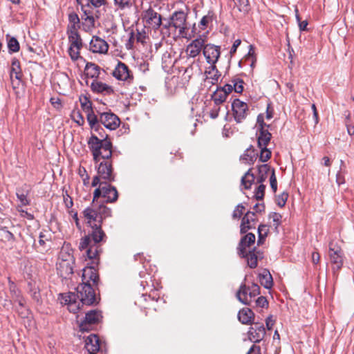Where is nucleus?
<instances>
[{"instance_id":"6e6d98bb","label":"nucleus","mask_w":354,"mask_h":354,"mask_svg":"<svg viewBox=\"0 0 354 354\" xmlns=\"http://www.w3.org/2000/svg\"><path fill=\"white\" fill-rule=\"evenodd\" d=\"M17 196L22 205H27L29 204V201L27 198V194L24 192H20L19 191H17Z\"/></svg>"},{"instance_id":"dca6fc26","label":"nucleus","mask_w":354,"mask_h":354,"mask_svg":"<svg viewBox=\"0 0 354 354\" xmlns=\"http://www.w3.org/2000/svg\"><path fill=\"white\" fill-rule=\"evenodd\" d=\"M10 76L12 81V88L15 89L19 86L22 77L20 62L17 58H13L12 59Z\"/></svg>"},{"instance_id":"a18cd8bd","label":"nucleus","mask_w":354,"mask_h":354,"mask_svg":"<svg viewBox=\"0 0 354 354\" xmlns=\"http://www.w3.org/2000/svg\"><path fill=\"white\" fill-rule=\"evenodd\" d=\"M80 101L82 108L86 113H87L93 109H92V103L91 102V101L88 100V98L86 96L80 97Z\"/></svg>"},{"instance_id":"5701e85b","label":"nucleus","mask_w":354,"mask_h":354,"mask_svg":"<svg viewBox=\"0 0 354 354\" xmlns=\"http://www.w3.org/2000/svg\"><path fill=\"white\" fill-rule=\"evenodd\" d=\"M255 242V235L253 233H248L244 236H243L239 242L238 246V254L239 256L245 255V250H246L247 247H250L252 244H254Z\"/></svg>"},{"instance_id":"473e14b6","label":"nucleus","mask_w":354,"mask_h":354,"mask_svg":"<svg viewBox=\"0 0 354 354\" xmlns=\"http://www.w3.org/2000/svg\"><path fill=\"white\" fill-rule=\"evenodd\" d=\"M272 135L268 131V129L265 130H259V134H258V147H267L268 143L270 141Z\"/></svg>"},{"instance_id":"774afa93","label":"nucleus","mask_w":354,"mask_h":354,"mask_svg":"<svg viewBox=\"0 0 354 354\" xmlns=\"http://www.w3.org/2000/svg\"><path fill=\"white\" fill-rule=\"evenodd\" d=\"M15 302L17 303L20 306H24L25 305V299L21 295V292H18L17 297L13 299Z\"/></svg>"},{"instance_id":"09e8293b","label":"nucleus","mask_w":354,"mask_h":354,"mask_svg":"<svg viewBox=\"0 0 354 354\" xmlns=\"http://www.w3.org/2000/svg\"><path fill=\"white\" fill-rule=\"evenodd\" d=\"M266 189V185L260 183V185L257 187L254 191V198L257 201L263 200L264 197V193Z\"/></svg>"},{"instance_id":"f3484780","label":"nucleus","mask_w":354,"mask_h":354,"mask_svg":"<svg viewBox=\"0 0 354 354\" xmlns=\"http://www.w3.org/2000/svg\"><path fill=\"white\" fill-rule=\"evenodd\" d=\"M248 335L250 341L254 343H258L264 338L266 335V329L263 324L259 323H254V326L249 328Z\"/></svg>"},{"instance_id":"3c124183","label":"nucleus","mask_w":354,"mask_h":354,"mask_svg":"<svg viewBox=\"0 0 354 354\" xmlns=\"http://www.w3.org/2000/svg\"><path fill=\"white\" fill-rule=\"evenodd\" d=\"M245 207L242 204H239L232 213V218L234 219H239L243 215Z\"/></svg>"},{"instance_id":"9b49d317","label":"nucleus","mask_w":354,"mask_h":354,"mask_svg":"<svg viewBox=\"0 0 354 354\" xmlns=\"http://www.w3.org/2000/svg\"><path fill=\"white\" fill-rule=\"evenodd\" d=\"M232 110L234 120L237 123L242 122L249 113V109L247 103L240 100L239 99H234L232 103Z\"/></svg>"},{"instance_id":"de8ad7c7","label":"nucleus","mask_w":354,"mask_h":354,"mask_svg":"<svg viewBox=\"0 0 354 354\" xmlns=\"http://www.w3.org/2000/svg\"><path fill=\"white\" fill-rule=\"evenodd\" d=\"M114 4L118 7L119 9L124 10L129 8L132 4V0H113Z\"/></svg>"},{"instance_id":"7ed1b4c3","label":"nucleus","mask_w":354,"mask_h":354,"mask_svg":"<svg viewBox=\"0 0 354 354\" xmlns=\"http://www.w3.org/2000/svg\"><path fill=\"white\" fill-rule=\"evenodd\" d=\"M260 294L259 286L254 283L250 286H246L242 283L236 292V297L237 299L244 305L250 306L257 296Z\"/></svg>"},{"instance_id":"c85d7f7f","label":"nucleus","mask_w":354,"mask_h":354,"mask_svg":"<svg viewBox=\"0 0 354 354\" xmlns=\"http://www.w3.org/2000/svg\"><path fill=\"white\" fill-rule=\"evenodd\" d=\"M68 22L66 32L78 31L80 20L76 12H72L68 14Z\"/></svg>"},{"instance_id":"4be33fe9","label":"nucleus","mask_w":354,"mask_h":354,"mask_svg":"<svg viewBox=\"0 0 354 354\" xmlns=\"http://www.w3.org/2000/svg\"><path fill=\"white\" fill-rule=\"evenodd\" d=\"M102 197L106 199V203H114L118 200V193L114 186L104 183V186H102Z\"/></svg>"},{"instance_id":"052dcab7","label":"nucleus","mask_w":354,"mask_h":354,"mask_svg":"<svg viewBox=\"0 0 354 354\" xmlns=\"http://www.w3.org/2000/svg\"><path fill=\"white\" fill-rule=\"evenodd\" d=\"M234 4L239 7V10L241 11L248 6V0H233Z\"/></svg>"},{"instance_id":"ddd939ff","label":"nucleus","mask_w":354,"mask_h":354,"mask_svg":"<svg viewBox=\"0 0 354 354\" xmlns=\"http://www.w3.org/2000/svg\"><path fill=\"white\" fill-rule=\"evenodd\" d=\"M62 299V304L68 306V309L73 313H77L80 308V300L78 299L77 296L74 292H67L60 295Z\"/></svg>"},{"instance_id":"49530a36","label":"nucleus","mask_w":354,"mask_h":354,"mask_svg":"<svg viewBox=\"0 0 354 354\" xmlns=\"http://www.w3.org/2000/svg\"><path fill=\"white\" fill-rule=\"evenodd\" d=\"M71 117L73 120L79 126H82L84 124V118L79 110L73 111Z\"/></svg>"},{"instance_id":"7c9ffc66","label":"nucleus","mask_w":354,"mask_h":354,"mask_svg":"<svg viewBox=\"0 0 354 354\" xmlns=\"http://www.w3.org/2000/svg\"><path fill=\"white\" fill-rule=\"evenodd\" d=\"M207 79L210 80V83L212 84H216L219 77H221V73L216 68L215 64L210 65L205 72Z\"/></svg>"},{"instance_id":"cd10ccee","label":"nucleus","mask_w":354,"mask_h":354,"mask_svg":"<svg viewBox=\"0 0 354 354\" xmlns=\"http://www.w3.org/2000/svg\"><path fill=\"white\" fill-rule=\"evenodd\" d=\"M254 317V313L248 308H244L240 310L238 313V319L243 324H251Z\"/></svg>"},{"instance_id":"a878e982","label":"nucleus","mask_w":354,"mask_h":354,"mask_svg":"<svg viewBox=\"0 0 354 354\" xmlns=\"http://www.w3.org/2000/svg\"><path fill=\"white\" fill-rule=\"evenodd\" d=\"M91 227L92 228V232L88 235H90L91 241H93V244L97 245V243L103 241L106 234L102 229V225L97 224L92 225Z\"/></svg>"},{"instance_id":"2eb2a0df","label":"nucleus","mask_w":354,"mask_h":354,"mask_svg":"<svg viewBox=\"0 0 354 354\" xmlns=\"http://www.w3.org/2000/svg\"><path fill=\"white\" fill-rule=\"evenodd\" d=\"M100 122L106 129L110 130L116 129L120 124V120L118 117L115 114L111 112L102 113L100 115Z\"/></svg>"},{"instance_id":"39448f33","label":"nucleus","mask_w":354,"mask_h":354,"mask_svg":"<svg viewBox=\"0 0 354 354\" xmlns=\"http://www.w3.org/2000/svg\"><path fill=\"white\" fill-rule=\"evenodd\" d=\"M64 250L60 252L59 261L57 264V274L63 279H68L73 274L75 260L71 253H67V258L64 259Z\"/></svg>"},{"instance_id":"69168bd1","label":"nucleus","mask_w":354,"mask_h":354,"mask_svg":"<svg viewBox=\"0 0 354 354\" xmlns=\"http://www.w3.org/2000/svg\"><path fill=\"white\" fill-rule=\"evenodd\" d=\"M344 171H339L336 175V183L338 185H341L345 183V178L344 176Z\"/></svg>"},{"instance_id":"4d7b16f0","label":"nucleus","mask_w":354,"mask_h":354,"mask_svg":"<svg viewBox=\"0 0 354 354\" xmlns=\"http://www.w3.org/2000/svg\"><path fill=\"white\" fill-rule=\"evenodd\" d=\"M257 124L259 130H265L266 129L265 127L268 128L270 127V125H268L264 122V117H263V114H259L257 116Z\"/></svg>"},{"instance_id":"9d476101","label":"nucleus","mask_w":354,"mask_h":354,"mask_svg":"<svg viewBox=\"0 0 354 354\" xmlns=\"http://www.w3.org/2000/svg\"><path fill=\"white\" fill-rule=\"evenodd\" d=\"M102 316L101 312L97 310H92L88 312L84 320L79 324L80 330L82 332H88L92 330L93 326L100 322Z\"/></svg>"},{"instance_id":"13d9d810","label":"nucleus","mask_w":354,"mask_h":354,"mask_svg":"<svg viewBox=\"0 0 354 354\" xmlns=\"http://www.w3.org/2000/svg\"><path fill=\"white\" fill-rule=\"evenodd\" d=\"M270 187L274 192H277V181L274 174V170H272V174L270 177Z\"/></svg>"},{"instance_id":"338daca9","label":"nucleus","mask_w":354,"mask_h":354,"mask_svg":"<svg viewBox=\"0 0 354 354\" xmlns=\"http://www.w3.org/2000/svg\"><path fill=\"white\" fill-rule=\"evenodd\" d=\"M254 48H253V46L252 45H250V46L249 51H248V54L245 57L244 62H249L252 58H255L254 57Z\"/></svg>"},{"instance_id":"e2e57ef3","label":"nucleus","mask_w":354,"mask_h":354,"mask_svg":"<svg viewBox=\"0 0 354 354\" xmlns=\"http://www.w3.org/2000/svg\"><path fill=\"white\" fill-rule=\"evenodd\" d=\"M161 26H162V30H165L167 31V32H168L169 34L170 30L174 29L172 23H171V17L169 18V19L167 20V21L166 23L162 22Z\"/></svg>"},{"instance_id":"b1692460","label":"nucleus","mask_w":354,"mask_h":354,"mask_svg":"<svg viewBox=\"0 0 354 354\" xmlns=\"http://www.w3.org/2000/svg\"><path fill=\"white\" fill-rule=\"evenodd\" d=\"M91 89L93 93H102L104 95H111L114 91L111 86L102 82L93 80L91 84Z\"/></svg>"},{"instance_id":"6ab92c4d","label":"nucleus","mask_w":354,"mask_h":354,"mask_svg":"<svg viewBox=\"0 0 354 354\" xmlns=\"http://www.w3.org/2000/svg\"><path fill=\"white\" fill-rule=\"evenodd\" d=\"M113 76L121 81H128L133 79V75L131 74L128 66L120 61L118 62L113 71Z\"/></svg>"},{"instance_id":"603ef678","label":"nucleus","mask_w":354,"mask_h":354,"mask_svg":"<svg viewBox=\"0 0 354 354\" xmlns=\"http://www.w3.org/2000/svg\"><path fill=\"white\" fill-rule=\"evenodd\" d=\"M212 21V15L209 13L201 19L199 26L201 29L204 30L207 28V25Z\"/></svg>"},{"instance_id":"f257e3e1","label":"nucleus","mask_w":354,"mask_h":354,"mask_svg":"<svg viewBox=\"0 0 354 354\" xmlns=\"http://www.w3.org/2000/svg\"><path fill=\"white\" fill-rule=\"evenodd\" d=\"M87 143L95 163H97L100 158L104 160L97 167V175L105 181H114L115 175L113 171L112 163L109 160L113 154L111 142L106 138L99 139L97 136L92 134Z\"/></svg>"},{"instance_id":"c03bdc74","label":"nucleus","mask_w":354,"mask_h":354,"mask_svg":"<svg viewBox=\"0 0 354 354\" xmlns=\"http://www.w3.org/2000/svg\"><path fill=\"white\" fill-rule=\"evenodd\" d=\"M261 153L259 155V160L262 162L268 161L271 157V151L267 148V147H259Z\"/></svg>"},{"instance_id":"4c0bfd02","label":"nucleus","mask_w":354,"mask_h":354,"mask_svg":"<svg viewBox=\"0 0 354 354\" xmlns=\"http://www.w3.org/2000/svg\"><path fill=\"white\" fill-rule=\"evenodd\" d=\"M86 118L90 127L95 131H98L100 128L99 122H100V118H98L93 113V109L86 113Z\"/></svg>"},{"instance_id":"680f3d73","label":"nucleus","mask_w":354,"mask_h":354,"mask_svg":"<svg viewBox=\"0 0 354 354\" xmlns=\"http://www.w3.org/2000/svg\"><path fill=\"white\" fill-rule=\"evenodd\" d=\"M102 186H104V183H100L98 188H96L93 193V199L92 203H95V201L97 200L100 196H102Z\"/></svg>"},{"instance_id":"58836bf2","label":"nucleus","mask_w":354,"mask_h":354,"mask_svg":"<svg viewBox=\"0 0 354 354\" xmlns=\"http://www.w3.org/2000/svg\"><path fill=\"white\" fill-rule=\"evenodd\" d=\"M6 40L8 52L10 53H17L19 50V43L15 37H11L10 35L7 34Z\"/></svg>"},{"instance_id":"37998d69","label":"nucleus","mask_w":354,"mask_h":354,"mask_svg":"<svg viewBox=\"0 0 354 354\" xmlns=\"http://www.w3.org/2000/svg\"><path fill=\"white\" fill-rule=\"evenodd\" d=\"M233 89L235 92L241 93L243 91V81L240 78H234L232 80Z\"/></svg>"},{"instance_id":"20e7f679","label":"nucleus","mask_w":354,"mask_h":354,"mask_svg":"<svg viewBox=\"0 0 354 354\" xmlns=\"http://www.w3.org/2000/svg\"><path fill=\"white\" fill-rule=\"evenodd\" d=\"M141 19L145 28L153 30H158L162 25V16L151 7L143 10L141 13Z\"/></svg>"},{"instance_id":"bb28decb","label":"nucleus","mask_w":354,"mask_h":354,"mask_svg":"<svg viewBox=\"0 0 354 354\" xmlns=\"http://www.w3.org/2000/svg\"><path fill=\"white\" fill-rule=\"evenodd\" d=\"M102 68L95 63L88 62L86 63L84 68L85 75L90 78L96 80L100 75Z\"/></svg>"},{"instance_id":"423d86ee","label":"nucleus","mask_w":354,"mask_h":354,"mask_svg":"<svg viewBox=\"0 0 354 354\" xmlns=\"http://www.w3.org/2000/svg\"><path fill=\"white\" fill-rule=\"evenodd\" d=\"M76 295L82 305L91 306L96 301L95 291L92 284L89 283L82 282L80 284L77 288Z\"/></svg>"},{"instance_id":"393cba45","label":"nucleus","mask_w":354,"mask_h":354,"mask_svg":"<svg viewBox=\"0 0 354 354\" xmlns=\"http://www.w3.org/2000/svg\"><path fill=\"white\" fill-rule=\"evenodd\" d=\"M85 348L88 352H97L100 350V339L97 335H89L85 340Z\"/></svg>"},{"instance_id":"5fc2aeb1","label":"nucleus","mask_w":354,"mask_h":354,"mask_svg":"<svg viewBox=\"0 0 354 354\" xmlns=\"http://www.w3.org/2000/svg\"><path fill=\"white\" fill-rule=\"evenodd\" d=\"M87 3H90L95 8H99L107 4L106 0H87Z\"/></svg>"},{"instance_id":"ea45409f","label":"nucleus","mask_w":354,"mask_h":354,"mask_svg":"<svg viewBox=\"0 0 354 354\" xmlns=\"http://www.w3.org/2000/svg\"><path fill=\"white\" fill-rule=\"evenodd\" d=\"M227 97L226 92L221 91L219 88L212 95V99L216 105H220L223 103Z\"/></svg>"},{"instance_id":"0e129e2a","label":"nucleus","mask_w":354,"mask_h":354,"mask_svg":"<svg viewBox=\"0 0 354 354\" xmlns=\"http://www.w3.org/2000/svg\"><path fill=\"white\" fill-rule=\"evenodd\" d=\"M220 111V105L214 104V106L212 109L209 112L210 118L212 119H215L218 115V112Z\"/></svg>"},{"instance_id":"c756f323","label":"nucleus","mask_w":354,"mask_h":354,"mask_svg":"<svg viewBox=\"0 0 354 354\" xmlns=\"http://www.w3.org/2000/svg\"><path fill=\"white\" fill-rule=\"evenodd\" d=\"M86 257L88 259L91 260L93 265L97 266L99 263V246L93 244L86 250Z\"/></svg>"},{"instance_id":"aec40b11","label":"nucleus","mask_w":354,"mask_h":354,"mask_svg":"<svg viewBox=\"0 0 354 354\" xmlns=\"http://www.w3.org/2000/svg\"><path fill=\"white\" fill-rule=\"evenodd\" d=\"M109 50L107 42L98 36H93L90 41V50L94 53L106 54Z\"/></svg>"},{"instance_id":"412c9836","label":"nucleus","mask_w":354,"mask_h":354,"mask_svg":"<svg viewBox=\"0 0 354 354\" xmlns=\"http://www.w3.org/2000/svg\"><path fill=\"white\" fill-rule=\"evenodd\" d=\"M82 277V282L89 283L93 286H97L99 276L94 265L84 268Z\"/></svg>"},{"instance_id":"bf43d9fd","label":"nucleus","mask_w":354,"mask_h":354,"mask_svg":"<svg viewBox=\"0 0 354 354\" xmlns=\"http://www.w3.org/2000/svg\"><path fill=\"white\" fill-rule=\"evenodd\" d=\"M256 304L257 306L265 308L268 305V302L265 297L261 296L256 299Z\"/></svg>"},{"instance_id":"2f4dec72","label":"nucleus","mask_w":354,"mask_h":354,"mask_svg":"<svg viewBox=\"0 0 354 354\" xmlns=\"http://www.w3.org/2000/svg\"><path fill=\"white\" fill-rule=\"evenodd\" d=\"M261 284L266 289H269L272 286V277L268 270H264L259 274Z\"/></svg>"},{"instance_id":"a211bd4d","label":"nucleus","mask_w":354,"mask_h":354,"mask_svg":"<svg viewBox=\"0 0 354 354\" xmlns=\"http://www.w3.org/2000/svg\"><path fill=\"white\" fill-rule=\"evenodd\" d=\"M205 39L199 36L194 39L186 48V53L189 57L195 58L197 57L201 50H203L205 44Z\"/></svg>"},{"instance_id":"4468645a","label":"nucleus","mask_w":354,"mask_h":354,"mask_svg":"<svg viewBox=\"0 0 354 354\" xmlns=\"http://www.w3.org/2000/svg\"><path fill=\"white\" fill-rule=\"evenodd\" d=\"M203 53L207 62L210 65H214L218 62L220 57V46L212 44H204Z\"/></svg>"},{"instance_id":"72a5a7b5","label":"nucleus","mask_w":354,"mask_h":354,"mask_svg":"<svg viewBox=\"0 0 354 354\" xmlns=\"http://www.w3.org/2000/svg\"><path fill=\"white\" fill-rule=\"evenodd\" d=\"M240 257L247 259V263L250 268H255L257 266L258 257L255 248H254L252 250H250L248 252L245 250V255Z\"/></svg>"},{"instance_id":"c9c22d12","label":"nucleus","mask_w":354,"mask_h":354,"mask_svg":"<svg viewBox=\"0 0 354 354\" xmlns=\"http://www.w3.org/2000/svg\"><path fill=\"white\" fill-rule=\"evenodd\" d=\"M251 170L252 169H249L241 178V185L243 186L245 189H250L255 180V176L252 173H251Z\"/></svg>"},{"instance_id":"f8f14e48","label":"nucleus","mask_w":354,"mask_h":354,"mask_svg":"<svg viewBox=\"0 0 354 354\" xmlns=\"http://www.w3.org/2000/svg\"><path fill=\"white\" fill-rule=\"evenodd\" d=\"M94 9L95 8L90 3H86L81 6V10L83 12L82 19L84 20L89 27L92 28L95 26V19L100 17V12L96 11L95 13H94Z\"/></svg>"},{"instance_id":"0eeeda50","label":"nucleus","mask_w":354,"mask_h":354,"mask_svg":"<svg viewBox=\"0 0 354 354\" xmlns=\"http://www.w3.org/2000/svg\"><path fill=\"white\" fill-rule=\"evenodd\" d=\"M329 258L334 274L342 268L344 263V253L340 246L334 241L329 243Z\"/></svg>"},{"instance_id":"f704fd0d","label":"nucleus","mask_w":354,"mask_h":354,"mask_svg":"<svg viewBox=\"0 0 354 354\" xmlns=\"http://www.w3.org/2000/svg\"><path fill=\"white\" fill-rule=\"evenodd\" d=\"M257 153L255 150L252 147L248 148L243 155L241 157V159L246 164L252 165L254 162L257 159Z\"/></svg>"},{"instance_id":"864d4df0","label":"nucleus","mask_w":354,"mask_h":354,"mask_svg":"<svg viewBox=\"0 0 354 354\" xmlns=\"http://www.w3.org/2000/svg\"><path fill=\"white\" fill-rule=\"evenodd\" d=\"M269 217L272 219V221L274 223V225L275 226V228L277 229L281 224V215L277 212H272Z\"/></svg>"},{"instance_id":"a19ab883","label":"nucleus","mask_w":354,"mask_h":354,"mask_svg":"<svg viewBox=\"0 0 354 354\" xmlns=\"http://www.w3.org/2000/svg\"><path fill=\"white\" fill-rule=\"evenodd\" d=\"M253 228H255V225L248 220V216L244 215L240 226L241 234H245L249 230Z\"/></svg>"},{"instance_id":"1a4fd4ad","label":"nucleus","mask_w":354,"mask_h":354,"mask_svg":"<svg viewBox=\"0 0 354 354\" xmlns=\"http://www.w3.org/2000/svg\"><path fill=\"white\" fill-rule=\"evenodd\" d=\"M69 48L68 54L72 60L76 61L80 57V51L83 46L82 38L78 31L66 32Z\"/></svg>"},{"instance_id":"f03ea898","label":"nucleus","mask_w":354,"mask_h":354,"mask_svg":"<svg viewBox=\"0 0 354 354\" xmlns=\"http://www.w3.org/2000/svg\"><path fill=\"white\" fill-rule=\"evenodd\" d=\"M82 214L87 224L91 227L102 225L105 218L111 216V209L102 204L92 203L84 209Z\"/></svg>"},{"instance_id":"6e6552de","label":"nucleus","mask_w":354,"mask_h":354,"mask_svg":"<svg viewBox=\"0 0 354 354\" xmlns=\"http://www.w3.org/2000/svg\"><path fill=\"white\" fill-rule=\"evenodd\" d=\"M170 17L174 30L178 31V36L187 37L188 27L186 14L183 11H175Z\"/></svg>"},{"instance_id":"e433bc0d","label":"nucleus","mask_w":354,"mask_h":354,"mask_svg":"<svg viewBox=\"0 0 354 354\" xmlns=\"http://www.w3.org/2000/svg\"><path fill=\"white\" fill-rule=\"evenodd\" d=\"M270 167L268 165L264 164L259 166L257 181L258 183H263L268 178Z\"/></svg>"},{"instance_id":"8fccbe9b","label":"nucleus","mask_w":354,"mask_h":354,"mask_svg":"<svg viewBox=\"0 0 354 354\" xmlns=\"http://www.w3.org/2000/svg\"><path fill=\"white\" fill-rule=\"evenodd\" d=\"M288 194L286 192H283L277 197V204L281 207H284L288 200Z\"/></svg>"},{"instance_id":"79ce46f5","label":"nucleus","mask_w":354,"mask_h":354,"mask_svg":"<svg viewBox=\"0 0 354 354\" xmlns=\"http://www.w3.org/2000/svg\"><path fill=\"white\" fill-rule=\"evenodd\" d=\"M93 243H92L90 235L85 236L82 238L79 244V249L81 251L86 250L90 246H92Z\"/></svg>"}]
</instances>
